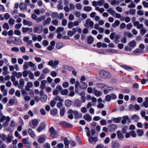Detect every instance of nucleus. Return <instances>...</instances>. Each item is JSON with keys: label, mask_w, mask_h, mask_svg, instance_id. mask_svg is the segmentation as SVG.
<instances>
[{"label": "nucleus", "mask_w": 148, "mask_h": 148, "mask_svg": "<svg viewBox=\"0 0 148 148\" xmlns=\"http://www.w3.org/2000/svg\"><path fill=\"white\" fill-rule=\"evenodd\" d=\"M99 74L100 77L104 79H108L110 78L111 76L109 72L104 70L100 71Z\"/></svg>", "instance_id": "nucleus-1"}, {"label": "nucleus", "mask_w": 148, "mask_h": 148, "mask_svg": "<svg viewBox=\"0 0 148 148\" xmlns=\"http://www.w3.org/2000/svg\"><path fill=\"white\" fill-rule=\"evenodd\" d=\"M43 26L42 25L37 24L35 26L33 29L34 33L41 34L42 32Z\"/></svg>", "instance_id": "nucleus-2"}, {"label": "nucleus", "mask_w": 148, "mask_h": 148, "mask_svg": "<svg viewBox=\"0 0 148 148\" xmlns=\"http://www.w3.org/2000/svg\"><path fill=\"white\" fill-rule=\"evenodd\" d=\"M59 62L57 60H51L49 61L48 63V64L52 68H56L58 67V65L59 64Z\"/></svg>", "instance_id": "nucleus-3"}, {"label": "nucleus", "mask_w": 148, "mask_h": 148, "mask_svg": "<svg viewBox=\"0 0 148 148\" xmlns=\"http://www.w3.org/2000/svg\"><path fill=\"white\" fill-rule=\"evenodd\" d=\"M92 5L95 7V10L99 11L101 13H102L105 11L104 9L103 8H100L99 7L97 6V1H93Z\"/></svg>", "instance_id": "nucleus-4"}, {"label": "nucleus", "mask_w": 148, "mask_h": 148, "mask_svg": "<svg viewBox=\"0 0 148 148\" xmlns=\"http://www.w3.org/2000/svg\"><path fill=\"white\" fill-rule=\"evenodd\" d=\"M68 113L69 114L71 113L73 114L75 116V118L76 119H77L82 117L81 114L79 113L78 112L76 111H73L72 110H69L68 111Z\"/></svg>", "instance_id": "nucleus-5"}, {"label": "nucleus", "mask_w": 148, "mask_h": 148, "mask_svg": "<svg viewBox=\"0 0 148 148\" xmlns=\"http://www.w3.org/2000/svg\"><path fill=\"white\" fill-rule=\"evenodd\" d=\"M94 24V22L91 21L90 19L88 18L86 20V23H85L84 25L86 27H92L93 26Z\"/></svg>", "instance_id": "nucleus-6"}, {"label": "nucleus", "mask_w": 148, "mask_h": 148, "mask_svg": "<svg viewBox=\"0 0 148 148\" xmlns=\"http://www.w3.org/2000/svg\"><path fill=\"white\" fill-rule=\"evenodd\" d=\"M50 134V136L52 138H55L57 135V132L55 130L54 128L51 127L49 130Z\"/></svg>", "instance_id": "nucleus-7"}, {"label": "nucleus", "mask_w": 148, "mask_h": 148, "mask_svg": "<svg viewBox=\"0 0 148 148\" xmlns=\"http://www.w3.org/2000/svg\"><path fill=\"white\" fill-rule=\"evenodd\" d=\"M117 127V126L115 124H111L108 126V129L109 132H112L114 131Z\"/></svg>", "instance_id": "nucleus-8"}, {"label": "nucleus", "mask_w": 148, "mask_h": 148, "mask_svg": "<svg viewBox=\"0 0 148 148\" xmlns=\"http://www.w3.org/2000/svg\"><path fill=\"white\" fill-rule=\"evenodd\" d=\"M122 120L121 121V122L122 124H125L127 122V120L128 123H130L131 121L129 119V117L127 115L123 116L122 118Z\"/></svg>", "instance_id": "nucleus-9"}, {"label": "nucleus", "mask_w": 148, "mask_h": 148, "mask_svg": "<svg viewBox=\"0 0 148 148\" xmlns=\"http://www.w3.org/2000/svg\"><path fill=\"white\" fill-rule=\"evenodd\" d=\"M38 124V123L37 120L36 119H34L32 121H30L29 122V125L32 128H34L35 127H32V125L34 127H36L37 126Z\"/></svg>", "instance_id": "nucleus-10"}, {"label": "nucleus", "mask_w": 148, "mask_h": 148, "mask_svg": "<svg viewBox=\"0 0 148 148\" xmlns=\"http://www.w3.org/2000/svg\"><path fill=\"white\" fill-rule=\"evenodd\" d=\"M45 123H41L37 129V131L39 132H41L45 128Z\"/></svg>", "instance_id": "nucleus-11"}, {"label": "nucleus", "mask_w": 148, "mask_h": 148, "mask_svg": "<svg viewBox=\"0 0 148 148\" xmlns=\"http://www.w3.org/2000/svg\"><path fill=\"white\" fill-rule=\"evenodd\" d=\"M24 84L25 82L24 79L21 78L19 80V84L18 87L20 89H22L24 87Z\"/></svg>", "instance_id": "nucleus-12"}, {"label": "nucleus", "mask_w": 148, "mask_h": 148, "mask_svg": "<svg viewBox=\"0 0 148 148\" xmlns=\"http://www.w3.org/2000/svg\"><path fill=\"white\" fill-rule=\"evenodd\" d=\"M23 24L24 25H27L28 26H32L33 25V23L32 22L24 19L23 20Z\"/></svg>", "instance_id": "nucleus-13"}, {"label": "nucleus", "mask_w": 148, "mask_h": 148, "mask_svg": "<svg viewBox=\"0 0 148 148\" xmlns=\"http://www.w3.org/2000/svg\"><path fill=\"white\" fill-rule=\"evenodd\" d=\"M29 36H25L23 38V41L26 42L28 45L32 44L33 41L32 40H29Z\"/></svg>", "instance_id": "nucleus-14"}, {"label": "nucleus", "mask_w": 148, "mask_h": 148, "mask_svg": "<svg viewBox=\"0 0 148 148\" xmlns=\"http://www.w3.org/2000/svg\"><path fill=\"white\" fill-rule=\"evenodd\" d=\"M33 86V83L31 82H28L26 86H25V89L27 91H29L30 90V88L32 87Z\"/></svg>", "instance_id": "nucleus-15"}, {"label": "nucleus", "mask_w": 148, "mask_h": 148, "mask_svg": "<svg viewBox=\"0 0 148 148\" xmlns=\"http://www.w3.org/2000/svg\"><path fill=\"white\" fill-rule=\"evenodd\" d=\"M84 119L88 121H90L92 120V117L89 114H86L83 117Z\"/></svg>", "instance_id": "nucleus-16"}, {"label": "nucleus", "mask_w": 148, "mask_h": 148, "mask_svg": "<svg viewBox=\"0 0 148 148\" xmlns=\"http://www.w3.org/2000/svg\"><path fill=\"white\" fill-rule=\"evenodd\" d=\"M97 46L99 48L101 47L106 48L107 47V45L104 43H102L101 42H98L97 44Z\"/></svg>", "instance_id": "nucleus-17"}, {"label": "nucleus", "mask_w": 148, "mask_h": 148, "mask_svg": "<svg viewBox=\"0 0 148 148\" xmlns=\"http://www.w3.org/2000/svg\"><path fill=\"white\" fill-rule=\"evenodd\" d=\"M97 140V138L95 137H89L88 139L89 142L91 144L96 142Z\"/></svg>", "instance_id": "nucleus-18"}, {"label": "nucleus", "mask_w": 148, "mask_h": 148, "mask_svg": "<svg viewBox=\"0 0 148 148\" xmlns=\"http://www.w3.org/2000/svg\"><path fill=\"white\" fill-rule=\"evenodd\" d=\"M51 21V19L50 18H47L46 20L43 21V25L44 26H46L47 24L50 23Z\"/></svg>", "instance_id": "nucleus-19"}, {"label": "nucleus", "mask_w": 148, "mask_h": 148, "mask_svg": "<svg viewBox=\"0 0 148 148\" xmlns=\"http://www.w3.org/2000/svg\"><path fill=\"white\" fill-rule=\"evenodd\" d=\"M11 105L16 104L18 103V101L16 99H11L8 102Z\"/></svg>", "instance_id": "nucleus-20"}, {"label": "nucleus", "mask_w": 148, "mask_h": 148, "mask_svg": "<svg viewBox=\"0 0 148 148\" xmlns=\"http://www.w3.org/2000/svg\"><path fill=\"white\" fill-rule=\"evenodd\" d=\"M13 43L16 45H20L22 44L21 40L20 39H17L16 38L15 39V41H14Z\"/></svg>", "instance_id": "nucleus-21"}, {"label": "nucleus", "mask_w": 148, "mask_h": 148, "mask_svg": "<svg viewBox=\"0 0 148 148\" xmlns=\"http://www.w3.org/2000/svg\"><path fill=\"white\" fill-rule=\"evenodd\" d=\"M10 121V118L9 116H6V119L5 121L3 123V127H5L8 126L9 124V122Z\"/></svg>", "instance_id": "nucleus-22"}, {"label": "nucleus", "mask_w": 148, "mask_h": 148, "mask_svg": "<svg viewBox=\"0 0 148 148\" xmlns=\"http://www.w3.org/2000/svg\"><path fill=\"white\" fill-rule=\"evenodd\" d=\"M45 15H43L37 18L36 21L37 23H39L41 22L42 21L45 20Z\"/></svg>", "instance_id": "nucleus-23"}, {"label": "nucleus", "mask_w": 148, "mask_h": 148, "mask_svg": "<svg viewBox=\"0 0 148 148\" xmlns=\"http://www.w3.org/2000/svg\"><path fill=\"white\" fill-rule=\"evenodd\" d=\"M94 40V38L91 36H89L87 38V42L89 44H92V43Z\"/></svg>", "instance_id": "nucleus-24"}, {"label": "nucleus", "mask_w": 148, "mask_h": 148, "mask_svg": "<svg viewBox=\"0 0 148 148\" xmlns=\"http://www.w3.org/2000/svg\"><path fill=\"white\" fill-rule=\"evenodd\" d=\"M61 123L64 126H66L68 127L71 128L72 127V125L71 124L68 123L64 121H61Z\"/></svg>", "instance_id": "nucleus-25"}, {"label": "nucleus", "mask_w": 148, "mask_h": 148, "mask_svg": "<svg viewBox=\"0 0 148 148\" xmlns=\"http://www.w3.org/2000/svg\"><path fill=\"white\" fill-rule=\"evenodd\" d=\"M28 133L29 135L32 137L34 138V137L35 134L33 132V130L31 128H29L28 129Z\"/></svg>", "instance_id": "nucleus-26"}, {"label": "nucleus", "mask_w": 148, "mask_h": 148, "mask_svg": "<svg viewBox=\"0 0 148 148\" xmlns=\"http://www.w3.org/2000/svg\"><path fill=\"white\" fill-rule=\"evenodd\" d=\"M19 8L21 9L24 10L26 9L27 6L26 4L24 2H21L20 4Z\"/></svg>", "instance_id": "nucleus-27"}, {"label": "nucleus", "mask_w": 148, "mask_h": 148, "mask_svg": "<svg viewBox=\"0 0 148 148\" xmlns=\"http://www.w3.org/2000/svg\"><path fill=\"white\" fill-rule=\"evenodd\" d=\"M47 82L46 80H42L41 82V85L40 86V88L42 89H44L45 87V84Z\"/></svg>", "instance_id": "nucleus-28"}, {"label": "nucleus", "mask_w": 148, "mask_h": 148, "mask_svg": "<svg viewBox=\"0 0 148 148\" xmlns=\"http://www.w3.org/2000/svg\"><path fill=\"white\" fill-rule=\"evenodd\" d=\"M23 32L24 33H25L27 32L30 30L31 32H32V28H29L28 27H23L22 28Z\"/></svg>", "instance_id": "nucleus-29"}, {"label": "nucleus", "mask_w": 148, "mask_h": 148, "mask_svg": "<svg viewBox=\"0 0 148 148\" xmlns=\"http://www.w3.org/2000/svg\"><path fill=\"white\" fill-rule=\"evenodd\" d=\"M107 11L111 14L113 16H114L115 13V12L113 10V8H110L107 10Z\"/></svg>", "instance_id": "nucleus-30"}, {"label": "nucleus", "mask_w": 148, "mask_h": 148, "mask_svg": "<svg viewBox=\"0 0 148 148\" xmlns=\"http://www.w3.org/2000/svg\"><path fill=\"white\" fill-rule=\"evenodd\" d=\"M65 104L66 106L67 107H69L70 106L72 102V101L69 99H67L65 101Z\"/></svg>", "instance_id": "nucleus-31"}, {"label": "nucleus", "mask_w": 148, "mask_h": 148, "mask_svg": "<svg viewBox=\"0 0 148 148\" xmlns=\"http://www.w3.org/2000/svg\"><path fill=\"white\" fill-rule=\"evenodd\" d=\"M75 106L77 107H81L82 105V103L81 101L79 100H76L75 101Z\"/></svg>", "instance_id": "nucleus-32"}, {"label": "nucleus", "mask_w": 148, "mask_h": 148, "mask_svg": "<svg viewBox=\"0 0 148 148\" xmlns=\"http://www.w3.org/2000/svg\"><path fill=\"white\" fill-rule=\"evenodd\" d=\"M64 143L65 145V147L69 148V141L67 138H65L63 140Z\"/></svg>", "instance_id": "nucleus-33"}, {"label": "nucleus", "mask_w": 148, "mask_h": 148, "mask_svg": "<svg viewBox=\"0 0 148 148\" xmlns=\"http://www.w3.org/2000/svg\"><path fill=\"white\" fill-rule=\"evenodd\" d=\"M120 23V22L119 20H116L114 23L112 24V26L114 28H116V26L119 25Z\"/></svg>", "instance_id": "nucleus-34"}, {"label": "nucleus", "mask_w": 148, "mask_h": 148, "mask_svg": "<svg viewBox=\"0 0 148 148\" xmlns=\"http://www.w3.org/2000/svg\"><path fill=\"white\" fill-rule=\"evenodd\" d=\"M122 119V117H118L116 118H113V120L114 123H119L120 122Z\"/></svg>", "instance_id": "nucleus-35"}, {"label": "nucleus", "mask_w": 148, "mask_h": 148, "mask_svg": "<svg viewBox=\"0 0 148 148\" xmlns=\"http://www.w3.org/2000/svg\"><path fill=\"white\" fill-rule=\"evenodd\" d=\"M111 146L112 148H119L120 147V145L118 142H114L112 144Z\"/></svg>", "instance_id": "nucleus-36"}, {"label": "nucleus", "mask_w": 148, "mask_h": 148, "mask_svg": "<svg viewBox=\"0 0 148 148\" xmlns=\"http://www.w3.org/2000/svg\"><path fill=\"white\" fill-rule=\"evenodd\" d=\"M58 13L57 12H53L51 14V17L53 18H58Z\"/></svg>", "instance_id": "nucleus-37"}, {"label": "nucleus", "mask_w": 148, "mask_h": 148, "mask_svg": "<svg viewBox=\"0 0 148 148\" xmlns=\"http://www.w3.org/2000/svg\"><path fill=\"white\" fill-rule=\"evenodd\" d=\"M80 87L81 89L86 88L87 87V85L84 82H81Z\"/></svg>", "instance_id": "nucleus-38"}, {"label": "nucleus", "mask_w": 148, "mask_h": 148, "mask_svg": "<svg viewBox=\"0 0 148 148\" xmlns=\"http://www.w3.org/2000/svg\"><path fill=\"white\" fill-rule=\"evenodd\" d=\"M59 4L57 6L58 10H62L63 9V6L62 5V2L61 1H59L58 2Z\"/></svg>", "instance_id": "nucleus-39"}, {"label": "nucleus", "mask_w": 148, "mask_h": 148, "mask_svg": "<svg viewBox=\"0 0 148 148\" xmlns=\"http://www.w3.org/2000/svg\"><path fill=\"white\" fill-rule=\"evenodd\" d=\"M94 94L97 97H99L102 94V92L101 91L95 90L94 91Z\"/></svg>", "instance_id": "nucleus-40"}, {"label": "nucleus", "mask_w": 148, "mask_h": 148, "mask_svg": "<svg viewBox=\"0 0 148 148\" xmlns=\"http://www.w3.org/2000/svg\"><path fill=\"white\" fill-rule=\"evenodd\" d=\"M15 20L12 18H10L8 21V23L10 25H13L15 23Z\"/></svg>", "instance_id": "nucleus-41"}, {"label": "nucleus", "mask_w": 148, "mask_h": 148, "mask_svg": "<svg viewBox=\"0 0 148 148\" xmlns=\"http://www.w3.org/2000/svg\"><path fill=\"white\" fill-rule=\"evenodd\" d=\"M121 66L124 68L125 69L129 71H132L133 70L132 68L126 65H121Z\"/></svg>", "instance_id": "nucleus-42"}, {"label": "nucleus", "mask_w": 148, "mask_h": 148, "mask_svg": "<svg viewBox=\"0 0 148 148\" xmlns=\"http://www.w3.org/2000/svg\"><path fill=\"white\" fill-rule=\"evenodd\" d=\"M121 66L124 68L125 69L129 71H132L133 70L132 68L126 65H121Z\"/></svg>", "instance_id": "nucleus-43"}, {"label": "nucleus", "mask_w": 148, "mask_h": 148, "mask_svg": "<svg viewBox=\"0 0 148 148\" xmlns=\"http://www.w3.org/2000/svg\"><path fill=\"white\" fill-rule=\"evenodd\" d=\"M129 45L132 47H135L136 45V43L134 40H132L130 42L129 44Z\"/></svg>", "instance_id": "nucleus-44"}, {"label": "nucleus", "mask_w": 148, "mask_h": 148, "mask_svg": "<svg viewBox=\"0 0 148 148\" xmlns=\"http://www.w3.org/2000/svg\"><path fill=\"white\" fill-rule=\"evenodd\" d=\"M84 11L86 12H89L92 10V8L90 6H86L84 7Z\"/></svg>", "instance_id": "nucleus-45"}, {"label": "nucleus", "mask_w": 148, "mask_h": 148, "mask_svg": "<svg viewBox=\"0 0 148 148\" xmlns=\"http://www.w3.org/2000/svg\"><path fill=\"white\" fill-rule=\"evenodd\" d=\"M47 98V95H44L40 98L41 101L43 103H45L46 102Z\"/></svg>", "instance_id": "nucleus-46"}, {"label": "nucleus", "mask_w": 148, "mask_h": 148, "mask_svg": "<svg viewBox=\"0 0 148 148\" xmlns=\"http://www.w3.org/2000/svg\"><path fill=\"white\" fill-rule=\"evenodd\" d=\"M28 65V62H25L23 66V70H27L29 68Z\"/></svg>", "instance_id": "nucleus-47"}, {"label": "nucleus", "mask_w": 148, "mask_h": 148, "mask_svg": "<svg viewBox=\"0 0 148 148\" xmlns=\"http://www.w3.org/2000/svg\"><path fill=\"white\" fill-rule=\"evenodd\" d=\"M134 19L133 20V24L134 26L137 27L138 26L139 24L140 23L138 21H135V20L136 19V18L135 17H134L133 18Z\"/></svg>", "instance_id": "nucleus-48"}, {"label": "nucleus", "mask_w": 148, "mask_h": 148, "mask_svg": "<svg viewBox=\"0 0 148 148\" xmlns=\"http://www.w3.org/2000/svg\"><path fill=\"white\" fill-rule=\"evenodd\" d=\"M117 136L119 139H122L123 138L122 134L120 131H118L117 132Z\"/></svg>", "instance_id": "nucleus-49"}, {"label": "nucleus", "mask_w": 148, "mask_h": 148, "mask_svg": "<svg viewBox=\"0 0 148 148\" xmlns=\"http://www.w3.org/2000/svg\"><path fill=\"white\" fill-rule=\"evenodd\" d=\"M57 110L56 109H52L50 111L51 114L53 116L56 115L57 114Z\"/></svg>", "instance_id": "nucleus-50"}, {"label": "nucleus", "mask_w": 148, "mask_h": 148, "mask_svg": "<svg viewBox=\"0 0 148 148\" xmlns=\"http://www.w3.org/2000/svg\"><path fill=\"white\" fill-rule=\"evenodd\" d=\"M140 34L141 35H144L147 32V30L144 27L142 28L140 30Z\"/></svg>", "instance_id": "nucleus-51"}, {"label": "nucleus", "mask_w": 148, "mask_h": 148, "mask_svg": "<svg viewBox=\"0 0 148 148\" xmlns=\"http://www.w3.org/2000/svg\"><path fill=\"white\" fill-rule=\"evenodd\" d=\"M58 100L60 102H63L64 100L63 99H61L60 97L58 95H57L55 97L54 100Z\"/></svg>", "instance_id": "nucleus-52"}, {"label": "nucleus", "mask_w": 148, "mask_h": 148, "mask_svg": "<svg viewBox=\"0 0 148 148\" xmlns=\"http://www.w3.org/2000/svg\"><path fill=\"white\" fill-rule=\"evenodd\" d=\"M3 27L7 30H8L10 28L9 26L8 23H5L3 25Z\"/></svg>", "instance_id": "nucleus-53"}, {"label": "nucleus", "mask_w": 148, "mask_h": 148, "mask_svg": "<svg viewBox=\"0 0 148 148\" xmlns=\"http://www.w3.org/2000/svg\"><path fill=\"white\" fill-rule=\"evenodd\" d=\"M64 46L63 44L61 42L58 43L56 46V47L57 49H60L63 47Z\"/></svg>", "instance_id": "nucleus-54"}, {"label": "nucleus", "mask_w": 148, "mask_h": 148, "mask_svg": "<svg viewBox=\"0 0 148 148\" xmlns=\"http://www.w3.org/2000/svg\"><path fill=\"white\" fill-rule=\"evenodd\" d=\"M138 135L139 136H141L143 134L144 132L142 130H138L136 131Z\"/></svg>", "instance_id": "nucleus-55"}, {"label": "nucleus", "mask_w": 148, "mask_h": 148, "mask_svg": "<svg viewBox=\"0 0 148 148\" xmlns=\"http://www.w3.org/2000/svg\"><path fill=\"white\" fill-rule=\"evenodd\" d=\"M97 87L98 88H100L101 89H103L104 88H105L106 86L103 84H98L96 85Z\"/></svg>", "instance_id": "nucleus-56"}, {"label": "nucleus", "mask_w": 148, "mask_h": 148, "mask_svg": "<svg viewBox=\"0 0 148 148\" xmlns=\"http://www.w3.org/2000/svg\"><path fill=\"white\" fill-rule=\"evenodd\" d=\"M107 52H108L111 53H116L117 52V50L114 49H109L107 50Z\"/></svg>", "instance_id": "nucleus-57"}, {"label": "nucleus", "mask_w": 148, "mask_h": 148, "mask_svg": "<svg viewBox=\"0 0 148 148\" xmlns=\"http://www.w3.org/2000/svg\"><path fill=\"white\" fill-rule=\"evenodd\" d=\"M64 29V28L62 27H58V28L56 32L58 33H59L61 32H63Z\"/></svg>", "instance_id": "nucleus-58"}, {"label": "nucleus", "mask_w": 148, "mask_h": 148, "mask_svg": "<svg viewBox=\"0 0 148 148\" xmlns=\"http://www.w3.org/2000/svg\"><path fill=\"white\" fill-rule=\"evenodd\" d=\"M132 119L135 120V121H137L139 119V117L136 115H134L131 118Z\"/></svg>", "instance_id": "nucleus-59"}, {"label": "nucleus", "mask_w": 148, "mask_h": 148, "mask_svg": "<svg viewBox=\"0 0 148 148\" xmlns=\"http://www.w3.org/2000/svg\"><path fill=\"white\" fill-rule=\"evenodd\" d=\"M12 139V136L10 135V134H8V135L7 137H6V139L7 141L11 143Z\"/></svg>", "instance_id": "nucleus-60"}, {"label": "nucleus", "mask_w": 148, "mask_h": 148, "mask_svg": "<svg viewBox=\"0 0 148 148\" xmlns=\"http://www.w3.org/2000/svg\"><path fill=\"white\" fill-rule=\"evenodd\" d=\"M104 0H100L97 1V5L103 6L104 2Z\"/></svg>", "instance_id": "nucleus-61"}, {"label": "nucleus", "mask_w": 148, "mask_h": 148, "mask_svg": "<svg viewBox=\"0 0 148 148\" xmlns=\"http://www.w3.org/2000/svg\"><path fill=\"white\" fill-rule=\"evenodd\" d=\"M80 85L79 84V82L78 81H77L75 84V91L76 92H77V89L78 88V86H80Z\"/></svg>", "instance_id": "nucleus-62"}, {"label": "nucleus", "mask_w": 148, "mask_h": 148, "mask_svg": "<svg viewBox=\"0 0 148 148\" xmlns=\"http://www.w3.org/2000/svg\"><path fill=\"white\" fill-rule=\"evenodd\" d=\"M61 94L63 95H67L68 93V90L66 89H64L63 90H62L60 92Z\"/></svg>", "instance_id": "nucleus-63"}, {"label": "nucleus", "mask_w": 148, "mask_h": 148, "mask_svg": "<svg viewBox=\"0 0 148 148\" xmlns=\"http://www.w3.org/2000/svg\"><path fill=\"white\" fill-rule=\"evenodd\" d=\"M31 71H26V70H25L23 72V76L24 77H27L28 74V73L30 72Z\"/></svg>", "instance_id": "nucleus-64"}]
</instances>
